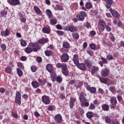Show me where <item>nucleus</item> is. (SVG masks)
Listing matches in <instances>:
<instances>
[{
    "label": "nucleus",
    "instance_id": "29",
    "mask_svg": "<svg viewBox=\"0 0 124 124\" xmlns=\"http://www.w3.org/2000/svg\"><path fill=\"white\" fill-rule=\"evenodd\" d=\"M46 13L47 16V17L49 18V19H51L52 17V12L50 10H46Z\"/></svg>",
    "mask_w": 124,
    "mask_h": 124
},
{
    "label": "nucleus",
    "instance_id": "38",
    "mask_svg": "<svg viewBox=\"0 0 124 124\" xmlns=\"http://www.w3.org/2000/svg\"><path fill=\"white\" fill-rule=\"evenodd\" d=\"M104 30H105V26H102L101 25H98V30L100 32H102L104 31Z\"/></svg>",
    "mask_w": 124,
    "mask_h": 124
},
{
    "label": "nucleus",
    "instance_id": "2",
    "mask_svg": "<svg viewBox=\"0 0 124 124\" xmlns=\"http://www.w3.org/2000/svg\"><path fill=\"white\" fill-rule=\"evenodd\" d=\"M84 85L87 91H89L91 93H96V88H95V87H91V86L87 82H85Z\"/></svg>",
    "mask_w": 124,
    "mask_h": 124
},
{
    "label": "nucleus",
    "instance_id": "40",
    "mask_svg": "<svg viewBox=\"0 0 124 124\" xmlns=\"http://www.w3.org/2000/svg\"><path fill=\"white\" fill-rule=\"evenodd\" d=\"M86 7L87 9H91L93 7V4H92V3L88 2L86 4Z\"/></svg>",
    "mask_w": 124,
    "mask_h": 124
},
{
    "label": "nucleus",
    "instance_id": "53",
    "mask_svg": "<svg viewBox=\"0 0 124 124\" xmlns=\"http://www.w3.org/2000/svg\"><path fill=\"white\" fill-rule=\"evenodd\" d=\"M17 66L19 67V68H21V69H24V66H23V63L18 62L17 63Z\"/></svg>",
    "mask_w": 124,
    "mask_h": 124
},
{
    "label": "nucleus",
    "instance_id": "16",
    "mask_svg": "<svg viewBox=\"0 0 124 124\" xmlns=\"http://www.w3.org/2000/svg\"><path fill=\"white\" fill-rule=\"evenodd\" d=\"M109 101L112 105H116L117 103V99L115 96H112L110 98Z\"/></svg>",
    "mask_w": 124,
    "mask_h": 124
},
{
    "label": "nucleus",
    "instance_id": "17",
    "mask_svg": "<svg viewBox=\"0 0 124 124\" xmlns=\"http://www.w3.org/2000/svg\"><path fill=\"white\" fill-rule=\"evenodd\" d=\"M48 41H49V40L47 39H46L45 38H42L38 40V42L40 44H45V43H47Z\"/></svg>",
    "mask_w": 124,
    "mask_h": 124
},
{
    "label": "nucleus",
    "instance_id": "4",
    "mask_svg": "<svg viewBox=\"0 0 124 124\" xmlns=\"http://www.w3.org/2000/svg\"><path fill=\"white\" fill-rule=\"evenodd\" d=\"M109 72H110V71L109 70V69L104 68L101 71V75L103 77H107L109 76Z\"/></svg>",
    "mask_w": 124,
    "mask_h": 124
},
{
    "label": "nucleus",
    "instance_id": "9",
    "mask_svg": "<svg viewBox=\"0 0 124 124\" xmlns=\"http://www.w3.org/2000/svg\"><path fill=\"white\" fill-rule=\"evenodd\" d=\"M68 31L71 32H75L78 31V28L76 26L71 25L68 27Z\"/></svg>",
    "mask_w": 124,
    "mask_h": 124
},
{
    "label": "nucleus",
    "instance_id": "13",
    "mask_svg": "<svg viewBox=\"0 0 124 124\" xmlns=\"http://www.w3.org/2000/svg\"><path fill=\"white\" fill-rule=\"evenodd\" d=\"M9 34H10V31L8 29H6L5 31H1V35H2V36H4L5 37L8 36Z\"/></svg>",
    "mask_w": 124,
    "mask_h": 124
},
{
    "label": "nucleus",
    "instance_id": "49",
    "mask_svg": "<svg viewBox=\"0 0 124 124\" xmlns=\"http://www.w3.org/2000/svg\"><path fill=\"white\" fill-rule=\"evenodd\" d=\"M87 52L88 54L89 55H90V56H93V55L94 54L93 50H92L91 49H87Z\"/></svg>",
    "mask_w": 124,
    "mask_h": 124
},
{
    "label": "nucleus",
    "instance_id": "21",
    "mask_svg": "<svg viewBox=\"0 0 124 124\" xmlns=\"http://www.w3.org/2000/svg\"><path fill=\"white\" fill-rule=\"evenodd\" d=\"M79 99L80 100V102L81 103V106L82 107H84V103L86 102V101H87V99L84 96L79 98Z\"/></svg>",
    "mask_w": 124,
    "mask_h": 124
},
{
    "label": "nucleus",
    "instance_id": "7",
    "mask_svg": "<svg viewBox=\"0 0 124 124\" xmlns=\"http://www.w3.org/2000/svg\"><path fill=\"white\" fill-rule=\"evenodd\" d=\"M69 60V56L67 53H64L61 56V60L63 62H67Z\"/></svg>",
    "mask_w": 124,
    "mask_h": 124
},
{
    "label": "nucleus",
    "instance_id": "31",
    "mask_svg": "<svg viewBox=\"0 0 124 124\" xmlns=\"http://www.w3.org/2000/svg\"><path fill=\"white\" fill-rule=\"evenodd\" d=\"M105 121L107 124H111L112 123V120H111V118L109 116H106L105 117Z\"/></svg>",
    "mask_w": 124,
    "mask_h": 124
},
{
    "label": "nucleus",
    "instance_id": "52",
    "mask_svg": "<svg viewBox=\"0 0 124 124\" xmlns=\"http://www.w3.org/2000/svg\"><path fill=\"white\" fill-rule=\"evenodd\" d=\"M104 1L106 3H108V4H109V5H111L113 3V0H104Z\"/></svg>",
    "mask_w": 124,
    "mask_h": 124
},
{
    "label": "nucleus",
    "instance_id": "45",
    "mask_svg": "<svg viewBox=\"0 0 124 124\" xmlns=\"http://www.w3.org/2000/svg\"><path fill=\"white\" fill-rule=\"evenodd\" d=\"M90 47L92 50H95V49H96V46L94 44H91L90 45Z\"/></svg>",
    "mask_w": 124,
    "mask_h": 124
},
{
    "label": "nucleus",
    "instance_id": "64",
    "mask_svg": "<svg viewBox=\"0 0 124 124\" xmlns=\"http://www.w3.org/2000/svg\"><path fill=\"white\" fill-rule=\"evenodd\" d=\"M78 110H79L81 115H83V114H84V109H83L81 108H79Z\"/></svg>",
    "mask_w": 124,
    "mask_h": 124
},
{
    "label": "nucleus",
    "instance_id": "36",
    "mask_svg": "<svg viewBox=\"0 0 124 124\" xmlns=\"http://www.w3.org/2000/svg\"><path fill=\"white\" fill-rule=\"evenodd\" d=\"M17 73L19 77H22L23 76V71L20 69H16Z\"/></svg>",
    "mask_w": 124,
    "mask_h": 124
},
{
    "label": "nucleus",
    "instance_id": "61",
    "mask_svg": "<svg viewBox=\"0 0 124 124\" xmlns=\"http://www.w3.org/2000/svg\"><path fill=\"white\" fill-rule=\"evenodd\" d=\"M37 62H42V58L41 57H37Z\"/></svg>",
    "mask_w": 124,
    "mask_h": 124
},
{
    "label": "nucleus",
    "instance_id": "8",
    "mask_svg": "<svg viewBox=\"0 0 124 124\" xmlns=\"http://www.w3.org/2000/svg\"><path fill=\"white\" fill-rule=\"evenodd\" d=\"M109 11L111 13V14L112 15L113 17H115V18H119L120 17V15L119 14V13L112 9H110L109 10Z\"/></svg>",
    "mask_w": 124,
    "mask_h": 124
},
{
    "label": "nucleus",
    "instance_id": "57",
    "mask_svg": "<svg viewBox=\"0 0 124 124\" xmlns=\"http://www.w3.org/2000/svg\"><path fill=\"white\" fill-rule=\"evenodd\" d=\"M56 107L54 106H48V110L49 111H53V110L55 109Z\"/></svg>",
    "mask_w": 124,
    "mask_h": 124
},
{
    "label": "nucleus",
    "instance_id": "3",
    "mask_svg": "<svg viewBox=\"0 0 124 124\" xmlns=\"http://www.w3.org/2000/svg\"><path fill=\"white\" fill-rule=\"evenodd\" d=\"M30 46H31L33 52H37L38 50H40V47H39V46L36 43L34 44L31 43H30Z\"/></svg>",
    "mask_w": 124,
    "mask_h": 124
},
{
    "label": "nucleus",
    "instance_id": "32",
    "mask_svg": "<svg viewBox=\"0 0 124 124\" xmlns=\"http://www.w3.org/2000/svg\"><path fill=\"white\" fill-rule=\"evenodd\" d=\"M99 26H102L103 27H106V22L103 20H100L98 23Z\"/></svg>",
    "mask_w": 124,
    "mask_h": 124
},
{
    "label": "nucleus",
    "instance_id": "43",
    "mask_svg": "<svg viewBox=\"0 0 124 124\" xmlns=\"http://www.w3.org/2000/svg\"><path fill=\"white\" fill-rule=\"evenodd\" d=\"M55 9V10H62V7L60 5H56Z\"/></svg>",
    "mask_w": 124,
    "mask_h": 124
},
{
    "label": "nucleus",
    "instance_id": "35",
    "mask_svg": "<svg viewBox=\"0 0 124 124\" xmlns=\"http://www.w3.org/2000/svg\"><path fill=\"white\" fill-rule=\"evenodd\" d=\"M58 23V20L57 19H51L50 21V23L52 26H54V25H56Z\"/></svg>",
    "mask_w": 124,
    "mask_h": 124
},
{
    "label": "nucleus",
    "instance_id": "22",
    "mask_svg": "<svg viewBox=\"0 0 124 124\" xmlns=\"http://www.w3.org/2000/svg\"><path fill=\"white\" fill-rule=\"evenodd\" d=\"M45 53L46 56L47 57H50V56H53V54L54 53H53L52 51H51L50 50H46L45 51Z\"/></svg>",
    "mask_w": 124,
    "mask_h": 124
},
{
    "label": "nucleus",
    "instance_id": "58",
    "mask_svg": "<svg viewBox=\"0 0 124 124\" xmlns=\"http://www.w3.org/2000/svg\"><path fill=\"white\" fill-rule=\"evenodd\" d=\"M105 29H106L107 31H108V32H110L111 31V27H110V26H109L108 25H107L105 27Z\"/></svg>",
    "mask_w": 124,
    "mask_h": 124
},
{
    "label": "nucleus",
    "instance_id": "33",
    "mask_svg": "<svg viewBox=\"0 0 124 124\" xmlns=\"http://www.w3.org/2000/svg\"><path fill=\"white\" fill-rule=\"evenodd\" d=\"M56 80L57 83H62V78L61 76H58L56 77Z\"/></svg>",
    "mask_w": 124,
    "mask_h": 124
},
{
    "label": "nucleus",
    "instance_id": "20",
    "mask_svg": "<svg viewBox=\"0 0 124 124\" xmlns=\"http://www.w3.org/2000/svg\"><path fill=\"white\" fill-rule=\"evenodd\" d=\"M31 85L33 87V88H34V89H37L40 86L39 83L36 81H33L31 82Z\"/></svg>",
    "mask_w": 124,
    "mask_h": 124
},
{
    "label": "nucleus",
    "instance_id": "62",
    "mask_svg": "<svg viewBox=\"0 0 124 124\" xmlns=\"http://www.w3.org/2000/svg\"><path fill=\"white\" fill-rule=\"evenodd\" d=\"M31 70L32 72H35L36 71V67L32 66L31 67Z\"/></svg>",
    "mask_w": 124,
    "mask_h": 124
},
{
    "label": "nucleus",
    "instance_id": "18",
    "mask_svg": "<svg viewBox=\"0 0 124 124\" xmlns=\"http://www.w3.org/2000/svg\"><path fill=\"white\" fill-rule=\"evenodd\" d=\"M25 52H26V53H27V54H31V52H32V48H31V46H30V44L29 45V46H28V47H27L25 50H24Z\"/></svg>",
    "mask_w": 124,
    "mask_h": 124
},
{
    "label": "nucleus",
    "instance_id": "24",
    "mask_svg": "<svg viewBox=\"0 0 124 124\" xmlns=\"http://www.w3.org/2000/svg\"><path fill=\"white\" fill-rule=\"evenodd\" d=\"M46 69L48 71V72H52V70L53 69V66L51 64H48L46 65Z\"/></svg>",
    "mask_w": 124,
    "mask_h": 124
},
{
    "label": "nucleus",
    "instance_id": "44",
    "mask_svg": "<svg viewBox=\"0 0 124 124\" xmlns=\"http://www.w3.org/2000/svg\"><path fill=\"white\" fill-rule=\"evenodd\" d=\"M5 72H6V73H8V74H10L12 72L11 68H10L9 67H6L5 69Z\"/></svg>",
    "mask_w": 124,
    "mask_h": 124
},
{
    "label": "nucleus",
    "instance_id": "30",
    "mask_svg": "<svg viewBox=\"0 0 124 124\" xmlns=\"http://www.w3.org/2000/svg\"><path fill=\"white\" fill-rule=\"evenodd\" d=\"M86 116L88 119H92L93 117V112L92 111H89L87 113Z\"/></svg>",
    "mask_w": 124,
    "mask_h": 124
},
{
    "label": "nucleus",
    "instance_id": "1",
    "mask_svg": "<svg viewBox=\"0 0 124 124\" xmlns=\"http://www.w3.org/2000/svg\"><path fill=\"white\" fill-rule=\"evenodd\" d=\"M21 98H22L21 92L19 91H16L15 102L16 104H17V105H20V104H21L22 103L21 101Z\"/></svg>",
    "mask_w": 124,
    "mask_h": 124
},
{
    "label": "nucleus",
    "instance_id": "23",
    "mask_svg": "<svg viewBox=\"0 0 124 124\" xmlns=\"http://www.w3.org/2000/svg\"><path fill=\"white\" fill-rule=\"evenodd\" d=\"M50 77L51 78V80L53 82H55L56 81V79L57 78V75L55 73H51L50 74Z\"/></svg>",
    "mask_w": 124,
    "mask_h": 124
},
{
    "label": "nucleus",
    "instance_id": "59",
    "mask_svg": "<svg viewBox=\"0 0 124 124\" xmlns=\"http://www.w3.org/2000/svg\"><path fill=\"white\" fill-rule=\"evenodd\" d=\"M38 82L40 83V84H42V85H45L46 83V80H42L41 79H38Z\"/></svg>",
    "mask_w": 124,
    "mask_h": 124
},
{
    "label": "nucleus",
    "instance_id": "10",
    "mask_svg": "<svg viewBox=\"0 0 124 124\" xmlns=\"http://www.w3.org/2000/svg\"><path fill=\"white\" fill-rule=\"evenodd\" d=\"M55 120L57 124H62V117L60 114H57L55 116Z\"/></svg>",
    "mask_w": 124,
    "mask_h": 124
},
{
    "label": "nucleus",
    "instance_id": "37",
    "mask_svg": "<svg viewBox=\"0 0 124 124\" xmlns=\"http://www.w3.org/2000/svg\"><path fill=\"white\" fill-rule=\"evenodd\" d=\"M77 18L79 20V21H84L85 17L79 14L77 16Z\"/></svg>",
    "mask_w": 124,
    "mask_h": 124
},
{
    "label": "nucleus",
    "instance_id": "25",
    "mask_svg": "<svg viewBox=\"0 0 124 124\" xmlns=\"http://www.w3.org/2000/svg\"><path fill=\"white\" fill-rule=\"evenodd\" d=\"M102 108L104 111H109V105L108 104L102 105Z\"/></svg>",
    "mask_w": 124,
    "mask_h": 124
},
{
    "label": "nucleus",
    "instance_id": "60",
    "mask_svg": "<svg viewBox=\"0 0 124 124\" xmlns=\"http://www.w3.org/2000/svg\"><path fill=\"white\" fill-rule=\"evenodd\" d=\"M76 101V99L75 98L71 97L70 98V102L71 103H75V102Z\"/></svg>",
    "mask_w": 124,
    "mask_h": 124
},
{
    "label": "nucleus",
    "instance_id": "27",
    "mask_svg": "<svg viewBox=\"0 0 124 124\" xmlns=\"http://www.w3.org/2000/svg\"><path fill=\"white\" fill-rule=\"evenodd\" d=\"M70 46V45L67 41L63 42L62 43V46L63 48H65V49H67V48H69Z\"/></svg>",
    "mask_w": 124,
    "mask_h": 124
},
{
    "label": "nucleus",
    "instance_id": "46",
    "mask_svg": "<svg viewBox=\"0 0 124 124\" xmlns=\"http://www.w3.org/2000/svg\"><path fill=\"white\" fill-rule=\"evenodd\" d=\"M89 110H93L94 109H95V106L93 104L91 103L89 107Z\"/></svg>",
    "mask_w": 124,
    "mask_h": 124
},
{
    "label": "nucleus",
    "instance_id": "54",
    "mask_svg": "<svg viewBox=\"0 0 124 124\" xmlns=\"http://www.w3.org/2000/svg\"><path fill=\"white\" fill-rule=\"evenodd\" d=\"M78 95H79V98L84 97L85 96V93L81 92Z\"/></svg>",
    "mask_w": 124,
    "mask_h": 124
},
{
    "label": "nucleus",
    "instance_id": "34",
    "mask_svg": "<svg viewBox=\"0 0 124 124\" xmlns=\"http://www.w3.org/2000/svg\"><path fill=\"white\" fill-rule=\"evenodd\" d=\"M20 44L22 47H26V46H27V42L25 40H23V39H21Z\"/></svg>",
    "mask_w": 124,
    "mask_h": 124
},
{
    "label": "nucleus",
    "instance_id": "63",
    "mask_svg": "<svg viewBox=\"0 0 124 124\" xmlns=\"http://www.w3.org/2000/svg\"><path fill=\"white\" fill-rule=\"evenodd\" d=\"M101 60L104 63H108V61H107V60L106 59L102 57Z\"/></svg>",
    "mask_w": 124,
    "mask_h": 124
},
{
    "label": "nucleus",
    "instance_id": "47",
    "mask_svg": "<svg viewBox=\"0 0 124 124\" xmlns=\"http://www.w3.org/2000/svg\"><path fill=\"white\" fill-rule=\"evenodd\" d=\"M56 32L58 34V35H60V36H62V35L64 34V32H63V31H56Z\"/></svg>",
    "mask_w": 124,
    "mask_h": 124
},
{
    "label": "nucleus",
    "instance_id": "48",
    "mask_svg": "<svg viewBox=\"0 0 124 124\" xmlns=\"http://www.w3.org/2000/svg\"><path fill=\"white\" fill-rule=\"evenodd\" d=\"M114 59L113 58V56L111 54H108L107 55V60H108V61H112Z\"/></svg>",
    "mask_w": 124,
    "mask_h": 124
},
{
    "label": "nucleus",
    "instance_id": "19",
    "mask_svg": "<svg viewBox=\"0 0 124 124\" xmlns=\"http://www.w3.org/2000/svg\"><path fill=\"white\" fill-rule=\"evenodd\" d=\"M33 9H34L35 13H36V14H38V15L41 14V10H40L39 7H38V6H34L33 7Z\"/></svg>",
    "mask_w": 124,
    "mask_h": 124
},
{
    "label": "nucleus",
    "instance_id": "56",
    "mask_svg": "<svg viewBox=\"0 0 124 124\" xmlns=\"http://www.w3.org/2000/svg\"><path fill=\"white\" fill-rule=\"evenodd\" d=\"M1 48L2 49V51H5L6 50V46L4 44H2L1 45Z\"/></svg>",
    "mask_w": 124,
    "mask_h": 124
},
{
    "label": "nucleus",
    "instance_id": "50",
    "mask_svg": "<svg viewBox=\"0 0 124 124\" xmlns=\"http://www.w3.org/2000/svg\"><path fill=\"white\" fill-rule=\"evenodd\" d=\"M73 37L76 39H78V38H79V34H78V33L73 34Z\"/></svg>",
    "mask_w": 124,
    "mask_h": 124
},
{
    "label": "nucleus",
    "instance_id": "41",
    "mask_svg": "<svg viewBox=\"0 0 124 124\" xmlns=\"http://www.w3.org/2000/svg\"><path fill=\"white\" fill-rule=\"evenodd\" d=\"M63 65H66V64H62L61 63H58L56 65V67L57 68H62V69L63 68Z\"/></svg>",
    "mask_w": 124,
    "mask_h": 124
},
{
    "label": "nucleus",
    "instance_id": "26",
    "mask_svg": "<svg viewBox=\"0 0 124 124\" xmlns=\"http://www.w3.org/2000/svg\"><path fill=\"white\" fill-rule=\"evenodd\" d=\"M84 63L87 67H91V66H92V62L90 60H85Z\"/></svg>",
    "mask_w": 124,
    "mask_h": 124
},
{
    "label": "nucleus",
    "instance_id": "42",
    "mask_svg": "<svg viewBox=\"0 0 124 124\" xmlns=\"http://www.w3.org/2000/svg\"><path fill=\"white\" fill-rule=\"evenodd\" d=\"M109 90L111 92V93H114L116 92V88L115 86H110L109 87Z\"/></svg>",
    "mask_w": 124,
    "mask_h": 124
},
{
    "label": "nucleus",
    "instance_id": "14",
    "mask_svg": "<svg viewBox=\"0 0 124 124\" xmlns=\"http://www.w3.org/2000/svg\"><path fill=\"white\" fill-rule=\"evenodd\" d=\"M73 62H74L76 65L79 63V57H78V55H77V54H75L74 55L73 58Z\"/></svg>",
    "mask_w": 124,
    "mask_h": 124
},
{
    "label": "nucleus",
    "instance_id": "28",
    "mask_svg": "<svg viewBox=\"0 0 124 124\" xmlns=\"http://www.w3.org/2000/svg\"><path fill=\"white\" fill-rule=\"evenodd\" d=\"M98 67L93 66L91 71L92 74H95V72H96V71H98Z\"/></svg>",
    "mask_w": 124,
    "mask_h": 124
},
{
    "label": "nucleus",
    "instance_id": "51",
    "mask_svg": "<svg viewBox=\"0 0 124 124\" xmlns=\"http://www.w3.org/2000/svg\"><path fill=\"white\" fill-rule=\"evenodd\" d=\"M79 14L84 17H87V13L85 11H81Z\"/></svg>",
    "mask_w": 124,
    "mask_h": 124
},
{
    "label": "nucleus",
    "instance_id": "12",
    "mask_svg": "<svg viewBox=\"0 0 124 124\" xmlns=\"http://www.w3.org/2000/svg\"><path fill=\"white\" fill-rule=\"evenodd\" d=\"M76 65L78 66V68L80 69V70H82L83 71L86 70V65H85V64L83 63H78Z\"/></svg>",
    "mask_w": 124,
    "mask_h": 124
},
{
    "label": "nucleus",
    "instance_id": "11",
    "mask_svg": "<svg viewBox=\"0 0 124 124\" xmlns=\"http://www.w3.org/2000/svg\"><path fill=\"white\" fill-rule=\"evenodd\" d=\"M68 70L67 69V66L66 65H64L63 68H62V73L65 76H68Z\"/></svg>",
    "mask_w": 124,
    "mask_h": 124
},
{
    "label": "nucleus",
    "instance_id": "15",
    "mask_svg": "<svg viewBox=\"0 0 124 124\" xmlns=\"http://www.w3.org/2000/svg\"><path fill=\"white\" fill-rule=\"evenodd\" d=\"M42 31L44 32V33H46L47 34H49L50 32H51V29L50 27H44L42 29Z\"/></svg>",
    "mask_w": 124,
    "mask_h": 124
},
{
    "label": "nucleus",
    "instance_id": "39",
    "mask_svg": "<svg viewBox=\"0 0 124 124\" xmlns=\"http://www.w3.org/2000/svg\"><path fill=\"white\" fill-rule=\"evenodd\" d=\"M0 15L3 16V17L6 16V15H7V11L5 10H1L0 12Z\"/></svg>",
    "mask_w": 124,
    "mask_h": 124
},
{
    "label": "nucleus",
    "instance_id": "55",
    "mask_svg": "<svg viewBox=\"0 0 124 124\" xmlns=\"http://www.w3.org/2000/svg\"><path fill=\"white\" fill-rule=\"evenodd\" d=\"M12 115L14 118H16V119L18 118V114L16 112L12 111Z\"/></svg>",
    "mask_w": 124,
    "mask_h": 124
},
{
    "label": "nucleus",
    "instance_id": "6",
    "mask_svg": "<svg viewBox=\"0 0 124 124\" xmlns=\"http://www.w3.org/2000/svg\"><path fill=\"white\" fill-rule=\"evenodd\" d=\"M7 1L10 5L16 6V5H19L20 4V0H7Z\"/></svg>",
    "mask_w": 124,
    "mask_h": 124
},
{
    "label": "nucleus",
    "instance_id": "5",
    "mask_svg": "<svg viewBox=\"0 0 124 124\" xmlns=\"http://www.w3.org/2000/svg\"><path fill=\"white\" fill-rule=\"evenodd\" d=\"M42 100L43 103H45L46 105H48V104H50V98L48 96H46L45 95L42 97Z\"/></svg>",
    "mask_w": 124,
    "mask_h": 124
}]
</instances>
